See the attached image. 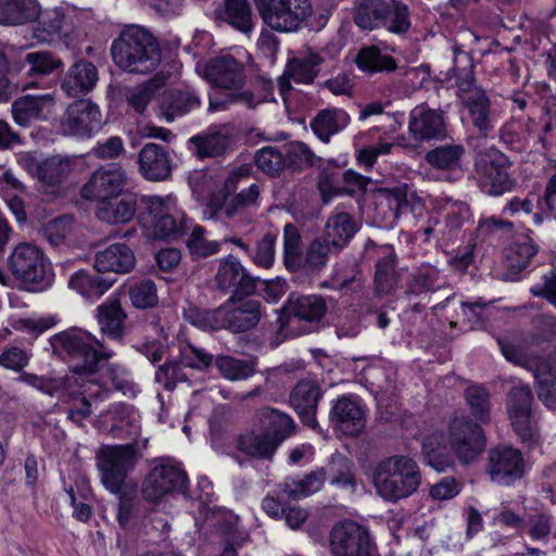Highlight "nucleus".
Instances as JSON below:
<instances>
[{
    "label": "nucleus",
    "mask_w": 556,
    "mask_h": 556,
    "mask_svg": "<svg viewBox=\"0 0 556 556\" xmlns=\"http://www.w3.org/2000/svg\"><path fill=\"white\" fill-rule=\"evenodd\" d=\"M140 223L146 236L151 239H176L190 230L186 241L195 257H207L220 251L222 242L207 240L205 229L194 225L178 207L173 195H142L140 198Z\"/></svg>",
    "instance_id": "f257e3e1"
},
{
    "label": "nucleus",
    "mask_w": 556,
    "mask_h": 556,
    "mask_svg": "<svg viewBox=\"0 0 556 556\" xmlns=\"http://www.w3.org/2000/svg\"><path fill=\"white\" fill-rule=\"evenodd\" d=\"M53 353L65 358L71 370L78 379L93 378L99 362L110 359L114 352L89 331L81 328H70L55 333L50 339Z\"/></svg>",
    "instance_id": "f03ea898"
},
{
    "label": "nucleus",
    "mask_w": 556,
    "mask_h": 556,
    "mask_svg": "<svg viewBox=\"0 0 556 556\" xmlns=\"http://www.w3.org/2000/svg\"><path fill=\"white\" fill-rule=\"evenodd\" d=\"M114 63L125 72L148 74L161 62L160 46L152 34L139 26H127L111 47Z\"/></svg>",
    "instance_id": "7ed1b4c3"
},
{
    "label": "nucleus",
    "mask_w": 556,
    "mask_h": 556,
    "mask_svg": "<svg viewBox=\"0 0 556 556\" xmlns=\"http://www.w3.org/2000/svg\"><path fill=\"white\" fill-rule=\"evenodd\" d=\"M203 76L213 86L232 91L226 99L211 96L208 110L212 112L225 109L228 103H239L253 109L264 102L261 94H255L251 90L237 92L243 86L245 75L243 65L230 54L210 60L204 66Z\"/></svg>",
    "instance_id": "20e7f679"
},
{
    "label": "nucleus",
    "mask_w": 556,
    "mask_h": 556,
    "mask_svg": "<svg viewBox=\"0 0 556 556\" xmlns=\"http://www.w3.org/2000/svg\"><path fill=\"white\" fill-rule=\"evenodd\" d=\"M421 472L417 463L405 455H394L378 463L374 472L377 493L388 502H397L417 492Z\"/></svg>",
    "instance_id": "39448f33"
},
{
    "label": "nucleus",
    "mask_w": 556,
    "mask_h": 556,
    "mask_svg": "<svg viewBox=\"0 0 556 556\" xmlns=\"http://www.w3.org/2000/svg\"><path fill=\"white\" fill-rule=\"evenodd\" d=\"M148 439L135 444L103 445L97 454V467L104 488L113 494H119L125 486L128 473L138 462L137 446L147 447Z\"/></svg>",
    "instance_id": "423d86ee"
},
{
    "label": "nucleus",
    "mask_w": 556,
    "mask_h": 556,
    "mask_svg": "<svg viewBox=\"0 0 556 556\" xmlns=\"http://www.w3.org/2000/svg\"><path fill=\"white\" fill-rule=\"evenodd\" d=\"M263 22L277 31H296L312 15L309 0H254Z\"/></svg>",
    "instance_id": "0eeeda50"
},
{
    "label": "nucleus",
    "mask_w": 556,
    "mask_h": 556,
    "mask_svg": "<svg viewBox=\"0 0 556 556\" xmlns=\"http://www.w3.org/2000/svg\"><path fill=\"white\" fill-rule=\"evenodd\" d=\"M456 93L463 105L468 110L475 128L482 136H488L494 128L496 112L492 108L486 92L476 84L470 71L459 75L456 79Z\"/></svg>",
    "instance_id": "6e6552de"
},
{
    "label": "nucleus",
    "mask_w": 556,
    "mask_h": 556,
    "mask_svg": "<svg viewBox=\"0 0 556 556\" xmlns=\"http://www.w3.org/2000/svg\"><path fill=\"white\" fill-rule=\"evenodd\" d=\"M329 548L332 556H371L375 544L366 527L344 520L332 527Z\"/></svg>",
    "instance_id": "1a4fd4ad"
},
{
    "label": "nucleus",
    "mask_w": 556,
    "mask_h": 556,
    "mask_svg": "<svg viewBox=\"0 0 556 556\" xmlns=\"http://www.w3.org/2000/svg\"><path fill=\"white\" fill-rule=\"evenodd\" d=\"M448 442L464 464L473 462L485 447L482 428L465 416H456L450 421Z\"/></svg>",
    "instance_id": "9d476101"
},
{
    "label": "nucleus",
    "mask_w": 556,
    "mask_h": 556,
    "mask_svg": "<svg viewBox=\"0 0 556 556\" xmlns=\"http://www.w3.org/2000/svg\"><path fill=\"white\" fill-rule=\"evenodd\" d=\"M101 126L102 114L99 106L90 100H77L67 106L59 127L64 136L90 138Z\"/></svg>",
    "instance_id": "9b49d317"
},
{
    "label": "nucleus",
    "mask_w": 556,
    "mask_h": 556,
    "mask_svg": "<svg viewBox=\"0 0 556 556\" xmlns=\"http://www.w3.org/2000/svg\"><path fill=\"white\" fill-rule=\"evenodd\" d=\"M8 267L16 279L25 283L49 285L43 252L35 244L25 242L16 245L8 257Z\"/></svg>",
    "instance_id": "f8f14e48"
},
{
    "label": "nucleus",
    "mask_w": 556,
    "mask_h": 556,
    "mask_svg": "<svg viewBox=\"0 0 556 556\" xmlns=\"http://www.w3.org/2000/svg\"><path fill=\"white\" fill-rule=\"evenodd\" d=\"M508 167V159L496 149H490L479 156L476 168L485 193L501 195L513 188L514 181L507 172Z\"/></svg>",
    "instance_id": "ddd939ff"
},
{
    "label": "nucleus",
    "mask_w": 556,
    "mask_h": 556,
    "mask_svg": "<svg viewBox=\"0 0 556 556\" xmlns=\"http://www.w3.org/2000/svg\"><path fill=\"white\" fill-rule=\"evenodd\" d=\"M186 482L184 470L170 464H160L146 477L142 496L148 502L157 503L167 495L182 491Z\"/></svg>",
    "instance_id": "4468645a"
},
{
    "label": "nucleus",
    "mask_w": 556,
    "mask_h": 556,
    "mask_svg": "<svg viewBox=\"0 0 556 556\" xmlns=\"http://www.w3.org/2000/svg\"><path fill=\"white\" fill-rule=\"evenodd\" d=\"M125 169L115 163L100 166L96 169L81 189V195L88 200H102L127 193Z\"/></svg>",
    "instance_id": "2eb2a0df"
},
{
    "label": "nucleus",
    "mask_w": 556,
    "mask_h": 556,
    "mask_svg": "<svg viewBox=\"0 0 556 556\" xmlns=\"http://www.w3.org/2000/svg\"><path fill=\"white\" fill-rule=\"evenodd\" d=\"M329 421L336 431L344 435L356 437L366 425L365 406L356 395H342L333 402Z\"/></svg>",
    "instance_id": "dca6fc26"
},
{
    "label": "nucleus",
    "mask_w": 556,
    "mask_h": 556,
    "mask_svg": "<svg viewBox=\"0 0 556 556\" xmlns=\"http://www.w3.org/2000/svg\"><path fill=\"white\" fill-rule=\"evenodd\" d=\"M486 472L492 482L510 485L522 478L525 460L520 451L510 446H497L489 452Z\"/></svg>",
    "instance_id": "f3484780"
},
{
    "label": "nucleus",
    "mask_w": 556,
    "mask_h": 556,
    "mask_svg": "<svg viewBox=\"0 0 556 556\" xmlns=\"http://www.w3.org/2000/svg\"><path fill=\"white\" fill-rule=\"evenodd\" d=\"M215 286L219 291L231 294L230 301H233L235 296L253 293L256 287L254 278L232 255L218 261Z\"/></svg>",
    "instance_id": "a211bd4d"
},
{
    "label": "nucleus",
    "mask_w": 556,
    "mask_h": 556,
    "mask_svg": "<svg viewBox=\"0 0 556 556\" xmlns=\"http://www.w3.org/2000/svg\"><path fill=\"white\" fill-rule=\"evenodd\" d=\"M408 131L417 141L443 140L447 135L444 113L425 104L415 106L409 113Z\"/></svg>",
    "instance_id": "6ab92c4d"
},
{
    "label": "nucleus",
    "mask_w": 556,
    "mask_h": 556,
    "mask_svg": "<svg viewBox=\"0 0 556 556\" xmlns=\"http://www.w3.org/2000/svg\"><path fill=\"white\" fill-rule=\"evenodd\" d=\"M532 391L527 384L516 386L508 393V415L515 431L522 441L529 440L532 435Z\"/></svg>",
    "instance_id": "aec40b11"
},
{
    "label": "nucleus",
    "mask_w": 556,
    "mask_h": 556,
    "mask_svg": "<svg viewBox=\"0 0 556 556\" xmlns=\"http://www.w3.org/2000/svg\"><path fill=\"white\" fill-rule=\"evenodd\" d=\"M80 390L72 392V403L68 408V418L80 424L91 414V406L96 402L108 399L109 390L96 382L94 378H74Z\"/></svg>",
    "instance_id": "412c9836"
},
{
    "label": "nucleus",
    "mask_w": 556,
    "mask_h": 556,
    "mask_svg": "<svg viewBox=\"0 0 556 556\" xmlns=\"http://www.w3.org/2000/svg\"><path fill=\"white\" fill-rule=\"evenodd\" d=\"M99 74L97 67L87 60L74 62L61 79V90L71 98L89 93L97 85Z\"/></svg>",
    "instance_id": "4be33fe9"
},
{
    "label": "nucleus",
    "mask_w": 556,
    "mask_h": 556,
    "mask_svg": "<svg viewBox=\"0 0 556 556\" xmlns=\"http://www.w3.org/2000/svg\"><path fill=\"white\" fill-rule=\"evenodd\" d=\"M55 98L52 93L26 94L17 98L12 104L15 123L29 126L33 121L47 119L53 112Z\"/></svg>",
    "instance_id": "5701e85b"
},
{
    "label": "nucleus",
    "mask_w": 556,
    "mask_h": 556,
    "mask_svg": "<svg viewBox=\"0 0 556 556\" xmlns=\"http://www.w3.org/2000/svg\"><path fill=\"white\" fill-rule=\"evenodd\" d=\"M321 396L319 387L315 381L302 380L296 383L290 394V404L307 427L317 430V404Z\"/></svg>",
    "instance_id": "b1692460"
},
{
    "label": "nucleus",
    "mask_w": 556,
    "mask_h": 556,
    "mask_svg": "<svg viewBox=\"0 0 556 556\" xmlns=\"http://www.w3.org/2000/svg\"><path fill=\"white\" fill-rule=\"evenodd\" d=\"M140 174L150 181H163L172 174V161L166 150L156 143H147L138 154Z\"/></svg>",
    "instance_id": "393cba45"
},
{
    "label": "nucleus",
    "mask_w": 556,
    "mask_h": 556,
    "mask_svg": "<svg viewBox=\"0 0 556 556\" xmlns=\"http://www.w3.org/2000/svg\"><path fill=\"white\" fill-rule=\"evenodd\" d=\"M39 17L33 37L40 43L58 42L71 31L72 23L63 8L48 9Z\"/></svg>",
    "instance_id": "a878e982"
},
{
    "label": "nucleus",
    "mask_w": 556,
    "mask_h": 556,
    "mask_svg": "<svg viewBox=\"0 0 556 556\" xmlns=\"http://www.w3.org/2000/svg\"><path fill=\"white\" fill-rule=\"evenodd\" d=\"M136 210V195L129 192L99 200L96 216L109 225L127 224L134 218Z\"/></svg>",
    "instance_id": "bb28decb"
},
{
    "label": "nucleus",
    "mask_w": 556,
    "mask_h": 556,
    "mask_svg": "<svg viewBox=\"0 0 556 556\" xmlns=\"http://www.w3.org/2000/svg\"><path fill=\"white\" fill-rule=\"evenodd\" d=\"M222 308L223 329L235 333L244 332L254 328L262 317L261 302L257 300L250 299L240 302L231 308L227 306H222Z\"/></svg>",
    "instance_id": "cd10ccee"
},
{
    "label": "nucleus",
    "mask_w": 556,
    "mask_h": 556,
    "mask_svg": "<svg viewBox=\"0 0 556 556\" xmlns=\"http://www.w3.org/2000/svg\"><path fill=\"white\" fill-rule=\"evenodd\" d=\"M201 105V97L192 87L172 89L163 94L160 110L167 123H172L177 116H182Z\"/></svg>",
    "instance_id": "c85d7f7f"
},
{
    "label": "nucleus",
    "mask_w": 556,
    "mask_h": 556,
    "mask_svg": "<svg viewBox=\"0 0 556 556\" xmlns=\"http://www.w3.org/2000/svg\"><path fill=\"white\" fill-rule=\"evenodd\" d=\"M96 319L102 334L121 340L125 334L127 315L116 298H109L97 307Z\"/></svg>",
    "instance_id": "c756f323"
},
{
    "label": "nucleus",
    "mask_w": 556,
    "mask_h": 556,
    "mask_svg": "<svg viewBox=\"0 0 556 556\" xmlns=\"http://www.w3.org/2000/svg\"><path fill=\"white\" fill-rule=\"evenodd\" d=\"M136 265V257L129 247L122 243L109 245L99 251L94 258V268L100 273H129Z\"/></svg>",
    "instance_id": "7c9ffc66"
},
{
    "label": "nucleus",
    "mask_w": 556,
    "mask_h": 556,
    "mask_svg": "<svg viewBox=\"0 0 556 556\" xmlns=\"http://www.w3.org/2000/svg\"><path fill=\"white\" fill-rule=\"evenodd\" d=\"M37 0H0V25L21 26L39 18Z\"/></svg>",
    "instance_id": "2f4dec72"
},
{
    "label": "nucleus",
    "mask_w": 556,
    "mask_h": 556,
    "mask_svg": "<svg viewBox=\"0 0 556 556\" xmlns=\"http://www.w3.org/2000/svg\"><path fill=\"white\" fill-rule=\"evenodd\" d=\"M255 427L268 432L277 446L288 438L294 428L293 420L287 414L270 407H262L255 414Z\"/></svg>",
    "instance_id": "473e14b6"
},
{
    "label": "nucleus",
    "mask_w": 556,
    "mask_h": 556,
    "mask_svg": "<svg viewBox=\"0 0 556 556\" xmlns=\"http://www.w3.org/2000/svg\"><path fill=\"white\" fill-rule=\"evenodd\" d=\"M395 253L391 245L378 249V260L375 271V288L377 293L391 292L400 282V274L395 268Z\"/></svg>",
    "instance_id": "72a5a7b5"
},
{
    "label": "nucleus",
    "mask_w": 556,
    "mask_h": 556,
    "mask_svg": "<svg viewBox=\"0 0 556 556\" xmlns=\"http://www.w3.org/2000/svg\"><path fill=\"white\" fill-rule=\"evenodd\" d=\"M539 400L549 409H556V356L544 358L534 370Z\"/></svg>",
    "instance_id": "f704fd0d"
},
{
    "label": "nucleus",
    "mask_w": 556,
    "mask_h": 556,
    "mask_svg": "<svg viewBox=\"0 0 556 556\" xmlns=\"http://www.w3.org/2000/svg\"><path fill=\"white\" fill-rule=\"evenodd\" d=\"M356 231V222L351 214L334 211L326 222L323 237L328 240L334 249L341 250L353 238Z\"/></svg>",
    "instance_id": "c9c22d12"
},
{
    "label": "nucleus",
    "mask_w": 556,
    "mask_h": 556,
    "mask_svg": "<svg viewBox=\"0 0 556 556\" xmlns=\"http://www.w3.org/2000/svg\"><path fill=\"white\" fill-rule=\"evenodd\" d=\"M350 123L349 114L342 109L328 108L319 111L311 121L314 134L324 142L343 130Z\"/></svg>",
    "instance_id": "e433bc0d"
},
{
    "label": "nucleus",
    "mask_w": 556,
    "mask_h": 556,
    "mask_svg": "<svg viewBox=\"0 0 556 556\" xmlns=\"http://www.w3.org/2000/svg\"><path fill=\"white\" fill-rule=\"evenodd\" d=\"M100 271L78 270L72 275L68 287L88 301L100 299L113 285V281L102 277Z\"/></svg>",
    "instance_id": "4c0bfd02"
},
{
    "label": "nucleus",
    "mask_w": 556,
    "mask_h": 556,
    "mask_svg": "<svg viewBox=\"0 0 556 556\" xmlns=\"http://www.w3.org/2000/svg\"><path fill=\"white\" fill-rule=\"evenodd\" d=\"M237 446L241 452L261 459H270L278 447L269 433L260 430L255 424L251 430L238 437Z\"/></svg>",
    "instance_id": "58836bf2"
},
{
    "label": "nucleus",
    "mask_w": 556,
    "mask_h": 556,
    "mask_svg": "<svg viewBox=\"0 0 556 556\" xmlns=\"http://www.w3.org/2000/svg\"><path fill=\"white\" fill-rule=\"evenodd\" d=\"M388 0H356L353 20L362 29L374 30L382 28L388 14Z\"/></svg>",
    "instance_id": "ea45409f"
},
{
    "label": "nucleus",
    "mask_w": 556,
    "mask_h": 556,
    "mask_svg": "<svg viewBox=\"0 0 556 556\" xmlns=\"http://www.w3.org/2000/svg\"><path fill=\"white\" fill-rule=\"evenodd\" d=\"M325 59L321 54L309 51L308 53L290 60L285 75L296 84H312L319 73V66Z\"/></svg>",
    "instance_id": "a19ab883"
},
{
    "label": "nucleus",
    "mask_w": 556,
    "mask_h": 556,
    "mask_svg": "<svg viewBox=\"0 0 556 556\" xmlns=\"http://www.w3.org/2000/svg\"><path fill=\"white\" fill-rule=\"evenodd\" d=\"M339 251L324 237H317L309 241L301 257V265L298 273H318L323 270L333 252Z\"/></svg>",
    "instance_id": "79ce46f5"
},
{
    "label": "nucleus",
    "mask_w": 556,
    "mask_h": 556,
    "mask_svg": "<svg viewBox=\"0 0 556 556\" xmlns=\"http://www.w3.org/2000/svg\"><path fill=\"white\" fill-rule=\"evenodd\" d=\"M189 143L193 146L199 159H206L223 155L229 148L231 139L225 129H218L193 136L189 139Z\"/></svg>",
    "instance_id": "37998d69"
},
{
    "label": "nucleus",
    "mask_w": 556,
    "mask_h": 556,
    "mask_svg": "<svg viewBox=\"0 0 556 556\" xmlns=\"http://www.w3.org/2000/svg\"><path fill=\"white\" fill-rule=\"evenodd\" d=\"M288 311L290 315L300 320L317 323L327 312V305L320 295L292 296L288 301Z\"/></svg>",
    "instance_id": "c03bdc74"
},
{
    "label": "nucleus",
    "mask_w": 556,
    "mask_h": 556,
    "mask_svg": "<svg viewBox=\"0 0 556 556\" xmlns=\"http://www.w3.org/2000/svg\"><path fill=\"white\" fill-rule=\"evenodd\" d=\"M214 364L219 375L229 381L248 380L256 372V361L253 358H236L230 355H218Z\"/></svg>",
    "instance_id": "a18cd8bd"
},
{
    "label": "nucleus",
    "mask_w": 556,
    "mask_h": 556,
    "mask_svg": "<svg viewBox=\"0 0 556 556\" xmlns=\"http://www.w3.org/2000/svg\"><path fill=\"white\" fill-rule=\"evenodd\" d=\"M465 155L463 144H442L427 152L425 159L427 163L440 170H455L460 168L462 160Z\"/></svg>",
    "instance_id": "49530a36"
},
{
    "label": "nucleus",
    "mask_w": 556,
    "mask_h": 556,
    "mask_svg": "<svg viewBox=\"0 0 556 556\" xmlns=\"http://www.w3.org/2000/svg\"><path fill=\"white\" fill-rule=\"evenodd\" d=\"M73 169L72 161L61 155H52L36 165L37 178L47 185H56Z\"/></svg>",
    "instance_id": "de8ad7c7"
},
{
    "label": "nucleus",
    "mask_w": 556,
    "mask_h": 556,
    "mask_svg": "<svg viewBox=\"0 0 556 556\" xmlns=\"http://www.w3.org/2000/svg\"><path fill=\"white\" fill-rule=\"evenodd\" d=\"M138 414L129 406L123 403L112 404L105 414L101 415L103 429L113 433L115 430L122 429L124 425H128L130 433H136L138 426Z\"/></svg>",
    "instance_id": "09e8293b"
},
{
    "label": "nucleus",
    "mask_w": 556,
    "mask_h": 556,
    "mask_svg": "<svg viewBox=\"0 0 556 556\" xmlns=\"http://www.w3.org/2000/svg\"><path fill=\"white\" fill-rule=\"evenodd\" d=\"M497 343L503 356L508 362L528 368L533 374L536 368V364L543 361L542 358L534 357L521 342L507 336L498 338Z\"/></svg>",
    "instance_id": "8fccbe9b"
},
{
    "label": "nucleus",
    "mask_w": 556,
    "mask_h": 556,
    "mask_svg": "<svg viewBox=\"0 0 556 556\" xmlns=\"http://www.w3.org/2000/svg\"><path fill=\"white\" fill-rule=\"evenodd\" d=\"M23 63L27 66L30 77L48 76L63 67L62 60L50 51H33L26 53Z\"/></svg>",
    "instance_id": "3c124183"
},
{
    "label": "nucleus",
    "mask_w": 556,
    "mask_h": 556,
    "mask_svg": "<svg viewBox=\"0 0 556 556\" xmlns=\"http://www.w3.org/2000/svg\"><path fill=\"white\" fill-rule=\"evenodd\" d=\"M437 206L445 214V226L450 232L459 230L471 219L469 206L465 202L444 197L438 200Z\"/></svg>",
    "instance_id": "603ef678"
},
{
    "label": "nucleus",
    "mask_w": 556,
    "mask_h": 556,
    "mask_svg": "<svg viewBox=\"0 0 556 556\" xmlns=\"http://www.w3.org/2000/svg\"><path fill=\"white\" fill-rule=\"evenodd\" d=\"M355 62L361 71L368 73L390 72L396 68L395 60L382 54L375 46L361 49Z\"/></svg>",
    "instance_id": "864d4df0"
},
{
    "label": "nucleus",
    "mask_w": 556,
    "mask_h": 556,
    "mask_svg": "<svg viewBox=\"0 0 556 556\" xmlns=\"http://www.w3.org/2000/svg\"><path fill=\"white\" fill-rule=\"evenodd\" d=\"M302 239L293 224L283 227V264L290 273H298L301 265Z\"/></svg>",
    "instance_id": "5fc2aeb1"
},
{
    "label": "nucleus",
    "mask_w": 556,
    "mask_h": 556,
    "mask_svg": "<svg viewBox=\"0 0 556 556\" xmlns=\"http://www.w3.org/2000/svg\"><path fill=\"white\" fill-rule=\"evenodd\" d=\"M539 252V245L529 236L516 240L507 250L506 260L513 269H525Z\"/></svg>",
    "instance_id": "6e6d98bb"
},
{
    "label": "nucleus",
    "mask_w": 556,
    "mask_h": 556,
    "mask_svg": "<svg viewBox=\"0 0 556 556\" xmlns=\"http://www.w3.org/2000/svg\"><path fill=\"white\" fill-rule=\"evenodd\" d=\"M440 288V270L430 264L420 265L416 271L412 274L408 282V292L415 295L434 292Z\"/></svg>",
    "instance_id": "4d7b16f0"
},
{
    "label": "nucleus",
    "mask_w": 556,
    "mask_h": 556,
    "mask_svg": "<svg viewBox=\"0 0 556 556\" xmlns=\"http://www.w3.org/2000/svg\"><path fill=\"white\" fill-rule=\"evenodd\" d=\"M223 17L244 34L253 28L251 8L247 0H225Z\"/></svg>",
    "instance_id": "13d9d810"
},
{
    "label": "nucleus",
    "mask_w": 556,
    "mask_h": 556,
    "mask_svg": "<svg viewBox=\"0 0 556 556\" xmlns=\"http://www.w3.org/2000/svg\"><path fill=\"white\" fill-rule=\"evenodd\" d=\"M388 14H386V28L393 34H405L410 27V14L407 4L401 0H388Z\"/></svg>",
    "instance_id": "bf43d9fd"
},
{
    "label": "nucleus",
    "mask_w": 556,
    "mask_h": 556,
    "mask_svg": "<svg viewBox=\"0 0 556 556\" xmlns=\"http://www.w3.org/2000/svg\"><path fill=\"white\" fill-rule=\"evenodd\" d=\"M74 230V218L70 215L53 218L41 228L42 237L53 247L64 244Z\"/></svg>",
    "instance_id": "052dcab7"
},
{
    "label": "nucleus",
    "mask_w": 556,
    "mask_h": 556,
    "mask_svg": "<svg viewBox=\"0 0 556 556\" xmlns=\"http://www.w3.org/2000/svg\"><path fill=\"white\" fill-rule=\"evenodd\" d=\"M364 135H361L356 144V160L359 165L369 169L374 166L378 157L386 156L392 153L396 147L395 143L380 139L375 144H361V139Z\"/></svg>",
    "instance_id": "680f3d73"
},
{
    "label": "nucleus",
    "mask_w": 556,
    "mask_h": 556,
    "mask_svg": "<svg viewBox=\"0 0 556 556\" xmlns=\"http://www.w3.org/2000/svg\"><path fill=\"white\" fill-rule=\"evenodd\" d=\"M214 361L213 355L204 349L189 342L179 344V363L186 367L203 371L210 368Z\"/></svg>",
    "instance_id": "e2e57ef3"
},
{
    "label": "nucleus",
    "mask_w": 556,
    "mask_h": 556,
    "mask_svg": "<svg viewBox=\"0 0 556 556\" xmlns=\"http://www.w3.org/2000/svg\"><path fill=\"white\" fill-rule=\"evenodd\" d=\"M258 169L270 176L279 175L287 165L285 154L275 147H264L254 156Z\"/></svg>",
    "instance_id": "0e129e2a"
},
{
    "label": "nucleus",
    "mask_w": 556,
    "mask_h": 556,
    "mask_svg": "<svg viewBox=\"0 0 556 556\" xmlns=\"http://www.w3.org/2000/svg\"><path fill=\"white\" fill-rule=\"evenodd\" d=\"M157 84L149 80L126 91L125 99L127 104L138 114H143L148 105L155 98Z\"/></svg>",
    "instance_id": "69168bd1"
},
{
    "label": "nucleus",
    "mask_w": 556,
    "mask_h": 556,
    "mask_svg": "<svg viewBox=\"0 0 556 556\" xmlns=\"http://www.w3.org/2000/svg\"><path fill=\"white\" fill-rule=\"evenodd\" d=\"M185 317L193 326L203 330L223 329V308L222 306L214 311L199 309L190 306L185 311Z\"/></svg>",
    "instance_id": "338daca9"
},
{
    "label": "nucleus",
    "mask_w": 556,
    "mask_h": 556,
    "mask_svg": "<svg viewBox=\"0 0 556 556\" xmlns=\"http://www.w3.org/2000/svg\"><path fill=\"white\" fill-rule=\"evenodd\" d=\"M465 399L471 414L481 421H486L490 412V394L482 386H470L465 391Z\"/></svg>",
    "instance_id": "774afa93"
}]
</instances>
